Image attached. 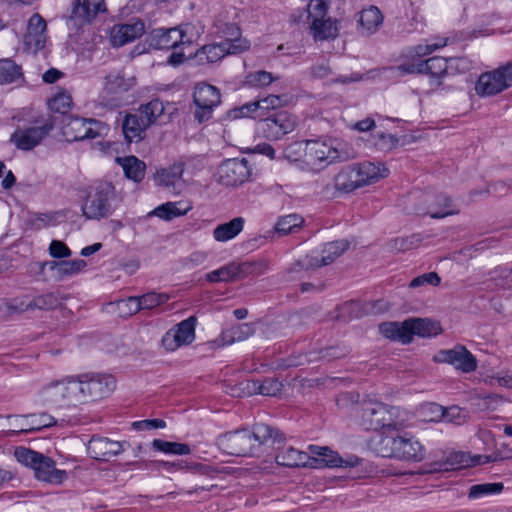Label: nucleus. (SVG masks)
<instances>
[{"label": "nucleus", "mask_w": 512, "mask_h": 512, "mask_svg": "<svg viewBox=\"0 0 512 512\" xmlns=\"http://www.w3.org/2000/svg\"><path fill=\"white\" fill-rule=\"evenodd\" d=\"M357 30L362 35L375 33L383 23V15L376 6H369L358 13Z\"/></svg>", "instance_id": "nucleus-26"}, {"label": "nucleus", "mask_w": 512, "mask_h": 512, "mask_svg": "<svg viewBox=\"0 0 512 512\" xmlns=\"http://www.w3.org/2000/svg\"><path fill=\"white\" fill-rule=\"evenodd\" d=\"M285 441L280 445V452L275 456L278 465L296 468V467H314L316 461L308 453L295 449L292 446L283 447ZM278 449V446L276 447Z\"/></svg>", "instance_id": "nucleus-23"}, {"label": "nucleus", "mask_w": 512, "mask_h": 512, "mask_svg": "<svg viewBox=\"0 0 512 512\" xmlns=\"http://www.w3.org/2000/svg\"><path fill=\"white\" fill-rule=\"evenodd\" d=\"M286 440L277 428L264 423L253 425L252 430L242 429L227 432L218 437L217 443L223 451L234 456H260L268 447L280 445Z\"/></svg>", "instance_id": "nucleus-2"}, {"label": "nucleus", "mask_w": 512, "mask_h": 512, "mask_svg": "<svg viewBox=\"0 0 512 512\" xmlns=\"http://www.w3.org/2000/svg\"><path fill=\"white\" fill-rule=\"evenodd\" d=\"M258 393L264 396H276L282 389V383L274 378H267L257 388Z\"/></svg>", "instance_id": "nucleus-55"}, {"label": "nucleus", "mask_w": 512, "mask_h": 512, "mask_svg": "<svg viewBox=\"0 0 512 512\" xmlns=\"http://www.w3.org/2000/svg\"><path fill=\"white\" fill-rule=\"evenodd\" d=\"M148 128L149 125H146L141 116L135 113H128L122 123L123 134L128 142L141 141Z\"/></svg>", "instance_id": "nucleus-28"}, {"label": "nucleus", "mask_w": 512, "mask_h": 512, "mask_svg": "<svg viewBox=\"0 0 512 512\" xmlns=\"http://www.w3.org/2000/svg\"><path fill=\"white\" fill-rule=\"evenodd\" d=\"M441 282L440 276L436 272H429L419 275L412 279L409 284L410 288H418L424 285L438 286Z\"/></svg>", "instance_id": "nucleus-57"}, {"label": "nucleus", "mask_w": 512, "mask_h": 512, "mask_svg": "<svg viewBox=\"0 0 512 512\" xmlns=\"http://www.w3.org/2000/svg\"><path fill=\"white\" fill-rule=\"evenodd\" d=\"M244 222L242 217H236L227 223L218 225L213 231L215 240L225 242L233 239L243 230Z\"/></svg>", "instance_id": "nucleus-34"}, {"label": "nucleus", "mask_w": 512, "mask_h": 512, "mask_svg": "<svg viewBox=\"0 0 512 512\" xmlns=\"http://www.w3.org/2000/svg\"><path fill=\"white\" fill-rule=\"evenodd\" d=\"M309 449L311 453L317 455L319 458H315L316 466L313 468H346V467H355L359 465L361 459L357 456H350L347 459H343L338 455L337 452L330 450L328 447H320L315 445H310Z\"/></svg>", "instance_id": "nucleus-21"}, {"label": "nucleus", "mask_w": 512, "mask_h": 512, "mask_svg": "<svg viewBox=\"0 0 512 512\" xmlns=\"http://www.w3.org/2000/svg\"><path fill=\"white\" fill-rule=\"evenodd\" d=\"M195 106L193 117L198 123H204L213 116L214 109L221 103L220 90L206 82L197 83L193 90Z\"/></svg>", "instance_id": "nucleus-7"}, {"label": "nucleus", "mask_w": 512, "mask_h": 512, "mask_svg": "<svg viewBox=\"0 0 512 512\" xmlns=\"http://www.w3.org/2000/svg\"><path fill=\"white\" fill-rule=\"evenodd\" d=\"M144 29V23L140 20L134 23L116 25L111 30V43L115 47L123 46L141 37L144 33Z\"/></svg>", "instance_id": "nucleus-24"}, {"label": "nucleus", "mask_w": 512, "mask_h": 512, "mask_svg": "<svg viewBox=\"0 0 512 512\" xmlns=\"http://www.w3.org/2000/svg\"><path fill=\"white\" fill-rule=\"evenodd\" d=\"M512 86V62L490 72L482 73L476 84L475 91L480 97H490L501 93Z\"/></svg>", "instance_id": "nucleus-8"}, {"label": "nucleus", "mask_w": 512, "mask_h": 512, "mask_svg": "<svg viewBox=\"0 0 512 512\" xmlns=\"http://www.w3.org/2000/svg\"><path fill=\"white\" fill-rule=\"evenodd\" d=\"M72 104V97L67 93L57 94L50 102L52 110L65 114Z\"/></svg>", "instance_id": "nucleus-58"}, {"label": "nucleus", "mask_w": 512, "mask_h": 512, "mask_svg": "<svg viewBox=\"0 0 512 512\" xmlns=\"http://www.w3.org/2000/svg\"><path fill=\"white\" fill-rule=\"evenodd\" d=\"M218 181L225 186H237L244 183L250 176V168L246 159H227L218 169Z\"/></svg>", "instance_id": "nucleus-19"}, {"label": "nucleus", "mask_w": 512, "mask_h": 512, "mask_svg": "<svg viewBox=\"0 0 512 512\" xmlns=\"http://www.w3.org/2000/svg\"><path fill=\"white\" fill-rule=\"evenodd\" d=\"M255 333V328L252 323H242L233 326L231 329L226 331L222 338L226 344H232L234 342L244 341Z\"/></svg>", "instance_id": "nucleus-41"}, {"label": "nucleus", "mask_w": 512, "mask_h": 512, "mask_svg": "<svg viewBox=\"0 0 512 512\" xmlns=\"http://www.w3.org/2000/svg\"><path fill=\"white\" fill-rule=\"evenodd\" d=\"M137 296H131L117 302V308L121 317H127L136 314L138 311H132V304L130 301L137 300Z\"/></svg>", "instance_id": "nucleus-63"}, {"label": "nucleus", "mask_w": 512, "mask_h": 512, "mask_svg": "<svg viewBox=\"0 0 512 512\" xmlns=\"http://www.w3.org/2000/svg\"><path fill=\"white\" fill-rule=\"evenodd\" d=\"M163 112V103L158 99H154L144 105H141L135 114L140 115L142 120L145 121L146 125H149L150 127L152 124H154L157 118L163 114Z\"/></svg>", "instance_id": "nucleus-38"}, {"label": "nucleus", "mask_w": 512, "mask_h": 512, "mask_svg": "<svg viewBox=\"0 0 512 512\" xmlns=\"http://www.w3.org/2000/svg\"><path fill=\"white\" fill-rule=\"evenodd\" d=\"M185 169V164L182 161L174 162L167 168H161L157 170L154 175V181L156 185L165 188H175L180 184L182 175Z\"/></svg>", "instance_id": "nucleus-27"}, {"label": "nucleus", "mask_w": 512, "mask_h": 512, "mask_svg": "<svg viewBox=\"0 0 512 512\" xmlns=\"http://www.w3.org/2000/svg\"><path fill=\"white\" fill-rule=\"evenodd\" d=\"M116 161L123 168L124 174L127 178L140 182L145 176L146 165L143 161L135 156H127L123 158H116Z\"/></svg>", "instance_id": "nucleus-32"}, {"label": "nucleus", "mask_w": 512, "mask_h": 512, "mask_svg": "<svg viewBox=\"0 0 512 512\" xmlns=\"http://www.w3.org/2000/svg\"><path fill=\"white\" fill-rule=\"evenodd\" d=\"M275 78L270 72L259 70L246 75L244 84L250 88H263L270 85Z\"/></svg>", "instance_id": "nucleus-49"}, {"label": "nucleus", "mask_w": 512, "mask_h": 512, "mask_svg": "<svg viewBox=\"0 0 512 512\" xmlns=\"http://www.w3.org/2000/svg\"><path fill=\"white\" fill-rule=\"evenodd\" d=\"M86 261L82 259L75 260H62L60 261V268L58 269L57 281L64 279L67 276L75 275L86 267Z\"/></svg>", "instance_id": "nucleus-50"}, {"label": "nucleus", "mask_w": 512, "mask_h": 512, "mask_svg": "<svg viewBox=\"0 0 512 512\" xmlns=\"http://www.w3.org/2000/svg\"><path fill=\"white\" fill-rule=\"evenodd\" d=\"M106 12L105 0H73L66 16L67 24L80 29L90 25L98 15Z\"/></svg>", "instance_id": "nucleus-10"}, {"label": "nucleus", "mask_w": 512, "mask_h": 512, "mask_svg": "<svg viewBox=\"0 0 512 512\" xmlns=\"http://www.w3.org/2000/svg\"><path fill=\"white\" fill-rule=\"evenodd\" d=\"M14 454L18 462L34 470L35 477L40 481L61 484L67 478L66 471L57 469L55 461L42 453L19 447Z\"/></svg>", "instance_id": "nucleus-5"}, {"label": "nucleus", "mask_w": 512, "mask_h": 512, "mask_svg": "<svg viewBox=\"0 0 512 512\" xmlns=\"http://www.w3.org/2000/svg\"><path fill=\"white\" fill-rule=\"evenodd\" d=\"M286 95H268L267 97L261 98L257 101L246 103L239 108L232 111L234 118L241 117H252L264 119L269 117V112L281 108L287 104Z\"/></svg>", "instance_id": "nucleus-15"}, {"label": "nucleus", "mask_w": 512, "mask_h": 512, "mask_svg": "<svg viewBox=\"0 0 512 512\" xmlns=\"http://www.w3.org/2000/svg\"><path fill=\"white\" fill-rule=\"evenodd\" d=\"M406 324H408L410 342L413 340L414 335L431 337L436 336L440 331L439 324L428 319L411 318L406 320Z\"/></svg>", "instance_id": "nucleus-30"}, {"label": "nucleus", "mask_w": 512, "mask_h": 512, "mask_svg": "<svg viewBox=\"0 0 512 512\" xmlns=\"http://www.w3.org/2000/svg\"><path fill=\"white\" fill-rule=\"evenodd\" d=\"M503 483H482L472 485L469 489L468 497L478 499L484 496L499 494L503 491Z\"/></svg>", "instance_id": "nucleus-48"}, {"label": "nucleus", "mask_w": 512, "mask_h": 512, "mask_svg": "<svg viewBox=\"0 0 512 512\" xmlns=\"http://www.w3.org/2000/svg\"><path fill=\"white\" fill-rule=\"evenodd\" d=\"M348 349L346 347H328L321 351L322 358L332 360L344 357L348 353Z\"/></svg>", "instance_id": "nucleus-64"}, {"label": "nucleus", "mask_w": 512, "mask_h": 512, "mask_svg": "<svg viewBox=\"0 0 512 512\" xmlns=\"http://www.w3.org/2000/svg\"><path fill=\"white\" fill-rule=\"evenodd\" d=\"M113 197V187L110 184L98 186L93 194H90L82 212L86 219L99 220L106 218L112 213L110 200Z\"/></svg>", "instance_id": "nucleus-12"}, {"label": "nucleus", "mask_w": 512, "mask_h": 512, "mask_svg": "<svg viewBox=\"0 0 512 512\" xmlns=\"http://www.w3.org/2000/svg\"><path fill=\"white\" fill-rule=\"evenodd\" d=\"M132 427L135 430H139V431L159 429V428H165L166 422L162 419H146V420L133 422Z\"/></svg>", "instance_id": "nucleus-60"}, {"label": "nucleus", "mask_w": 512, "mask_h": 512, "mask_svg": "<svg viewBox=\"0 0 512 512\" xmlns=\"http://www.w3.org/2000/svg\"><path fill=\"white\" fill-rule=\"evenodd\" d=\"M380 403H365L361 408L360 425L365 430H379V419L380 416H376V410Z\"/></svg>", "instance_id": "nucleus-39"}, {"label": "nucleus", "mask_w": 512, "mask_h": 512, "mask_svg": "<svg viewBox=\"0 0 512 512\" xmlns=\"http://www.w3.org/2000/svg\"><path fill=\"white\" fill-rule=\"evenodd\" d=\"M23 78L22 68L12 59H0V84H10Z\"/></svg>", "instance_id": "nucleus-37"}, {"label": "nucleus", "mask_w": 512, "mask_h": 512, "mask_svg": "<svg viewBox=\"0 0 512 512\" xmlns=\"http://www.w3.org/2000/svg\"><path fill=\"white\" fill-rule=\"evenodd\" d=\"M193 29L190 24L180 25L174 28H158L151 31L148 36L150 47L158 50L176 49L179 46L193 43L189 32Z\"/></svg>", "instance_id": "nucleus-9"}, {"label": "nucleus", "mask_w": 512, "mask_h": 512, "mask_svg": "<svg viewBox=\"0 0 512 512\" xmlns=\"http://www.w3.org/2000/svg\"><path fill=\"white\" fill-rule=\"evenodd\" d=\"M445 408L436 403H430L423 407L424 413H430L429 421H440L443 419Z\"/></svg>", "instance_id": "nucleus-62"}, {"label": "nucleus", "mask_w": 512, "mask_h": 512, "mask_svg": "<svg viewBox=\"0 0 512 512\" xmlns=\"http://www.w3.org/2000/svg\"><path fill=\"white\" fill-rule=\"evenodd\" d=\"M380 333L388 339L399 341L403 344L410 343L408 334V324L406 320L402 323L398 322H385L379 326Z\"/></svg>", "instance_id": "nucleus-33"}, {"label": "nucleus", "mask_w": 512, "mask_h": 512, "mask_svg": "<svg viewBox=\"0 0 512 512\" xmlns=\"http://www.w3.org/2000/svg\"><path fill=\"white\" fill-rule=\"evenodd\" d=\"M196 316L181 321L162 337V345L167 351H175L183 345L191 344L195 339Z\"/></svg>", "instance_id": "nucleus-17"}, {"label": "nucleus", "mask_w": 512, "mask_h": 512, "mask_svg": "<svg viewBox=\"0 0 512 512\" xmlns=\"http://www.w3.org/2000/svg\"><path fill=\"white\" fill-rule=\"evenodd\" d=\"M349 245L350 243L344 239L325 243L320 251H312L303 261H299L298 265L306 270L327 266L340 257Z\"/></svg>", "instance_id": "nucleus-13"}, {"label": "nucleus", "mask_w": 512, "mask_h": 512, "mask_svg": "<svg viewBox=\"0 0 512 512\" xmlns=\"http://www.w3.org/2000/svg\"><path fill=\"white\" fill-rule=\"evenodd\" d=\"M444 414L443 419L456 425L465 423L469 417V412L465 408L458 406L445 408Z\"/></svg>", "instance_id": "nucleus-53"}, {"label": "nucleus", "mask_w": 512, "mask_h": 512, "mask_svg": "<svg viewBox=\"0 0 512 512\" xmlns=\"http://www.w3.org/2000/svg\"><path fill=\"white\" fill-rule=\"evenodd\" d=\"M306 156V141H295L284 150V157L290 161H297L302 155Z\"/></svg>", "instance_id": "nucleus-56"}, {"label": "nucleus", "mask_w": 512, "mask_h": 512, "mask_svg": "<svg viewBox=\"0 0 512 512\" xmlns=\"http://www.w3.org/2000/svg\"><path fill=\"white\" fill-rule=\"evenodd\" d=\"M151 446L154 450L166 454L188 455L191 453L190 446L185 443L170 442L162 439H154L151 443Z\"/></svg>", "instance_id": "nucleus-43"}, {"label": "nucleus", "mask_w": 512, "mask_h": 512, "mask_svg": "<svg viewBox=\"0 0 512 512\" xmlns=\"http://www.w3.org/2000/svg\"><path fill=\"white\" fill-rule=\"evenodd\" d=\"M433 360L437 363H447L463 373H471L477 369L475 356L463 345H456L452 349L440 350Z\"/></svg>", "instance_id": "nucleus-16"}, {"label": "nucleus", "mask_w": 512, "mask_h": 512, "mask_svg": "<svg viewBox=\"0 0 512 512\" xmlns=\"http://www.w3.org/2000/svg\"><path fill=\"white\" fill-rule=\"evenodd\" d=\"M304 220L298 214H289L282 216L275 224V231L280 235L294 233L300 229Z\"/></svg>", "instance_id": "nucleus-46"}, {"label": "nucleus", "mask_w": 512, "mask_h": 512, "mask_svg": "<svg viewBox=\"0 0 512 512\" xmlns=\"http://www.w3.org/2000/svg\"><path fill=\"white\" fill-rule=\"evenodd\" d=\"M137 300H132V311H140L143 309H153L169 300V296L164 293L149 292L142 296H137Z\"/></svg>", "instance_id": "nucleus-35"}, {"label": "nucleus", "mask_w": 512, "mask_h": 512, "mask_svg": "<svg viewBox=\"0 0 512 512\" xmlns=\"http://www.w3.org/2000/svg\"><path fill=\"white\" fill-rule=\"evenodd\" d=\"M349 158V152L337 140L306 141V162L318 170L336 162L347 161Z\"/></svg>", "instance_id": "nucleus-6"}, {"label": "nucleus", "mask_w": 512, "mask_h": 512, "mask_svg": "<svg viewBox=\"0 0 512 512\" xmlns=\"http://www.w3.org/2000/svg\"><path fill=\"white\" fill-rule=\"evenodd\" d=\"M60 304L59 294L56 292H48L34 297L30 302H20L19 305L7 304V308L11 311L24 312L28 310H51Z\"/></svg>", "instance_id": "nucleus-25"}, {"label": "nucleus", "mask_w": 512, "mask_h": 512, "mask_svg": "<svg viewBox=\"0 0 512 512\" xmlns=\"http://www.w3.org/2000/svg\"><path fill=\"white\" fill-rule=\"evenodd\" d=\"M33 267L38 270L42 280L47 281L49 278H58V269L60 268V261H43L36 262Z\"/></svg>", "instance_id": "nucleus-52"}, {"label": "nucleus", "mask_w": 512, "mask_h": 512, "mask_svg": "<svg viewBox=\"0 0 512 512\" xmlns=\"http://www.w3.org/2000/svg\"><path fill=\"white\" fill-rule=\"evenodd\" d=\"M217 33L221 34L225 38L224 41L233 42L238 44L239 40H244L240 37V30L234 23H224L217 25Z\"/></svg>", "instance_id": "nucleus-54"}, {"label": "nucleus", "mask_w": 512, "mask_h": 512, "mask_svg": "<svg viewBox=\"0 0 512 512\" xmlns=\"http://www.w3.org/2000/svg\"><path fill=\"white\" fill-rule=\"evenodd\" d=\"M134 85V78H126L123 74H111L106 77L105 88L110 93L128 91Z\"/></svg>", "instance_id": "nucleus-47"}, {"label": "nucleus", "mask_w": 512, "mask_h": 512, "mask_svg": "<svg viewBox=\"0 0 512 512\" xmlns=\"http://www.w3.org/2000/svg\"><path fill=\"white\" fill-rule=\"evenodd\" d=\"M455 59H450V62ZM449 60L443 57L435 56L420 62L422 73L430 75L433 84L441 85L440 79L447 74Z\"/></svg>", "instance_id": "nucleus-29"}, {"label": "nucleus", "mask_w": 512, "mask_h": 512, "mask_svg": "<svg viewBox=\"0 0 512 512\" xmlns=\"http://www.w3.org/2000/svg\"><path fill=\"white\" fill-rule=\"evenodd\" d=\"M115 388L116 379L111 374L83 373L52 381L39 395L47 404L77 407L106 398Z\"/></svg>", "instance_id": "nucleus-1"}, {"label": "nucleus", "mask_w": 512, "mask_h": 512, "mask_svg": "<svg viewBox=\"0 0 512 512\" xmlns=\"http://www.w3.org/2000/svg\"><path fill=\"white\" fill-rule=\"evenodd\" d=\"M451 199L446 195L436 196V202L427 208H417V214L430 215L432 218L439 219L449 215L456 214L457 211L451 210Z\"/></svg>", "instance_id": "nucleus-31"}, {"label": "nucleus", "mask_w": 512, "mask_h": 512, "mask_svg": "<svg viewBox=\"0 0 512 512\" xmlns=\"http://www.w3.org/2000/svg\"><path fill=\"white\" fill-rule=\"evenodd\" d=\"M49 253L53 258H68L71 256L72 251L62 241L52 240L49 245Z\"/></svg>", "instance_id": "nucleus-59"}, {"label": "nucleus", "mask_w": 512, "mask_h": 512, "mask_svg": "<svg viewBox=\"0 0 512 512\" xmlns=\"http://www.w3.org/2000/svg\"><path fill=\"white\" fill-rule=\"evenodd\" d=\"M327 0H308L305 6L307 12V19L313 22L314 20H321L327 14Z\"/></svg>", "instance_id": "nucleus-51"}, {"label": "nucleus", "mask_w": 512, "mask_h": 512, "mask_svg": "<svg viewBox=\"0 0 512 512\" xmlns=\"http://www.w3.org/2000/svg\"><path fill=\"white\" fill-rule=\"evenodd\" d=\"M250 42L239 40L238 44L229 41L204 45L195 53V59L200 65L215 63L229 54H238L248 50Z\"/></svg>", "instance_id": "nucleus-14"}, {"label": "nucleus", "mask_w": 512, "mask_h": 512, "mask_svg": "<svg viewBox=\"0 0 512 512\" xmlns=\"http://www.w3.org/2000/svg\"><path fill=\"white\" fill-rule=\"evenodd\" d=\"M393 408H389L387 405L380 403L378 410H376V416H380L379 419V430H383V435L395 434L399 429V424L393 418Z\"/></svg>", "instance_id": "nucleus-42"}, {"label": "nucleus", "mask_w": 512, "mask_h": 512, "mask_svg": "<svg viewBox=\"0 0 512 512\" xmlns=\"http://www.w3.org/2000/svg\"><path fill=\"white\" fill-rule=\"evenodd\" d=\"M90 456L96 460L108 461L124 451L123 443L105 437L93 436L87 445Z\"/></svg>", "instance_id": "nucleus-22"}, {"label": "nucleus", "mask_w": 512, "mask_h": 512, "mask_svg": "<svg viewBox=\"0 0 512 512\" xmlns=\"http://www.w3.org/2000/svg\"><path fill=\"white\" fill-rule=\"evenodd\" d=\"M46 28V21L41 15L36 13L30 17L28 22V37L38 48L43 47Z\"/></svg>", "instance_id": "nucleus-36"}, {"label": "nucleus", "mask_w": 512, "mask_h": 512, "mask_svg": "<svg viewBox=\"0 0 512 512\" xmlns=\"http://www.w3.org/2000/svg\"><path fill=\"white\" fill-rule=\"evenodd\" d=\"M377 453L382 457L419 462L424 459L423 445L409 433L402 435L387 434L381 436L376 446Z\"/></svg>", "instance_id": "nucleus-4"}, {"label": "nucleus", "mask_w": 512, "mask_h": 512, "mask_svg": "<svg viewBox=\"0 0 512 512\" xmlns=\"http://www.w3.org/2000/svg\"><path fill=\"white\" fill-rule=\"evenodd\" d=\"M102 128L100 121L70 115L63 120L62 133L68 141H82L100 136Z\"/></svg>", "instance_id": "nucleus-11"}, {"label": "nucleus", "mask_w": 512, "mask_h": 512, "mask_svg": "<svg viewBox=\"0 0 512 512\" xmlns=\"http://www.w3.org/2000/svg\"><path fill=\"white\" fill-rule=\"evenodd\" d=\"M388 170L381 164L371 162L355 163L344 166L334 177V187L339 193H352L371 185L387 176Z\"/></svg>", "instance_id": "nucleus-3"}, {"label": "nucleus", "mask_w": 512, "mask_h": 512, "mask_svg": "<svg viewBox=\"0 0 512 512\" xmlns=\"http://www.w3.org/2000/svg\"><path fill=\"white\" fill-rule=\"evenodd\" d=\"M262 120L261 131L268 140H278L292 132L296 126L295 118L287 111L274 113Z\"/></svg>", "instance_id": "nucleus-18"}, {"label": "nucleus", "mask_w": 512, "mask_h": 512, "mask_svg": "<svg viewBox=\"0 0 512 512\" xmlns=\"http://www.w3.org/2000/svg\"><path fill=\"white\" fill-rule=\"evenodd\" d=\"M53 129L51 123L42 126L30 127L24 130H16L10 137V142L20 150H31L37 146Z\"/></svg>", "instance_id": "nucleus-20"}, {"label": "nucleus", "mask_w": 512, "mask_h": 512, "mask_svg": "<svg viewBox=\"0 0 512 512\" xmlns=\"http://www.w3.org/2000/svg\"><path fill=\"white\" fill-rule=\"evenodd\" d=\"M192 209L190 204L181 207V202H167L154 209L153 214L164 220H171L175 217L185 215Z\"/></svg>", "instance_id": "nucleus-40"}, {"label": "nucleus", "mask_w": 512, "mask_h": 512, "mask_svg": "<svg viewBox=\"0 0 512 512\" xmlns=\"http://www.w3.org/2000/svg\"><path fill=\"white\" fill-rule=\"evenodd\" d=\"M57 221V213H38L32 219V224L40 229L49 225H54Z\"/></svg>", "instance_id": "nucleus-61"}, {"label": "nucleus", "mask_w": 512, "mask_h": 512, "mask_svg": "<svg viewBox=\"0 0 512 512\" xmlns=\"http://www.w3.org/2000/svg\"><path fill=\"white\" fill-rule=\"evenodd\" d=\"M241 272V268L236 264H229L207 274L206 279L209 282H230L235 281Z\"/></svg>", "instance_id": "nucleus-45"}, {"label": "nucleus", "mask_w": 512, "mask_h": 512, "mask_svg": "<svg viewBox=\"0 0 512 512\" xmlns=\"http://www.w3.org/2000/svg\"><path fill=\"white\" fill-rule=\"evenodd\" d=\"M310 29L314 38L317 40H326L334 38L337 35V28L330 19H325V17L321 20L311 22Z\"/></svg>", "instance_id": "nucleus-44"}]
</instances>
